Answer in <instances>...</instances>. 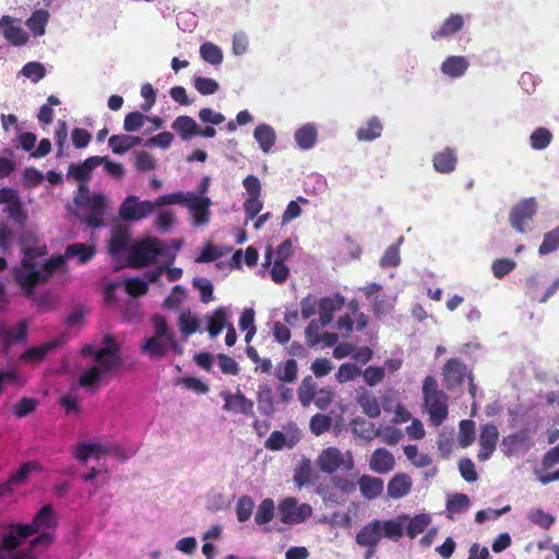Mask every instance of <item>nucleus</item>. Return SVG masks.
Wrapping results in <instances>:
<instances>
[{
	"label": "nucleus",
	"instance_id": "64",
	"mask_svg": "<svg viewBox=\"0 0 559 559\" xmlns=\"http://www.w3.org/2000/svg\"><path fill=\"white\" fill-rule=\"evenodd\" d=\"M364 381L369 386H376L381 383L385 377L384 368L378 366H369L361 371Z\"/></svg>",
	"mask_w": 559,
	"mask_h": 559
},
{
	"label": "nucleus",
	"instance_id": "19",
	"mask_svg": "<svg viewBox=\"0 0 559 559\" xmlns=\"http://www.w3.org/2000/svg\"><path fill=\"white\" fill-rule=\"evenodd\" d=\"M370 469L378 474H386L395 466V459L384 448L377 449L370 457Z\"/></svg>",
	"mask_w": 559,
	"mask_h": 559
},
{
	"label": "nucleus",
	"instance_id": "36",
	"mask_svg": "<svg viewBox=\"0 0 559 559\" xmlns=\"http://www.w3.org/2000/svg\"><path fill=\"white\" fill-rule=\"evenodd\" d=\"M171 129L175 130L181 140H190L198 133V123L189 116H178L171 123Z\"/></svg>",
	"mask_w": 559,
	"mask_h": 559
},
{
	"label": "nucleus",
	"instance_id": "26",
	"mask_svg": "<svg viewBox=\"0 0 559 559\" xmlns=\"http://www.w3.org/2000/svg\"><path fill=\"white\" fill-rule=\"evenodd\" d=\"M109 450L100 443L81 442L75 445L74 456L81 462L86 463L92 456L100 459L108 454Z\"/></svg>",
	"mask_w": 559,
	"mask_h": 559
},
{
	"label": "nucleus",
	"instance_id": "31",
	"mask_svg": "<svg viewBox=\"0 0 559 559\" xmlns=\"http://www.w3.org/2000/svg\"><path fill=\"white\" fill-rule=\"evenodd\" d=\"M357 404L369 418H377L381 415V407L376 395L368 390L358 392Z\"/></svg>",
	"mask_w": 559,
	"mask_h": 559
},
{
	"label": "nucleus",
	"instance_id": "40",
	"mask_svg": "<svg viewBox=\"0 0 559 559\" xmlns=\"http://www.w3.org/2000/svg\"><path fill=\"white\" fill-rule=\"evenodd\" d=\"M381 132L382 124L379 118L371 117L365 126L357 130L356 136L359 141L371 142L378 139L381 135Z\"/></svg>",
	"mask_w": 559,
	"mask_h": 559
},
{
	"label": "nucleus",
	"instance_id": "59",
	"mask_svg": "<svg viewBox=\"0 0 559 559\" xmlns=\"http://www.w3.org/2000/svg\"><path fill=\"white\" fill-rule=\"evenodd\" d=\"M27 325L24 321L20 322L15 332L11 330L3 331L2 341L4 346L9 347L13 343L22 342L26 338Z\"/></svg>",
	"mask_w": 559,
	"mask_h": 559
},
{
	"label": "nucleus",
	"instance_id": "30",
	"mask_svg": "<svg viewBox=\"0 0 559 559\" xmlns=\"http://www.w3.org/2000/svg\"><path fill=\"white\" fill-rule=\"evenodd\" d=\"M253 138L259 144L261 151L270 153L276 141V133L273 127L266 123L259 124L253 131Z\"/></svg>",
	"mask_w": 559,
	"mask_h": 559
},
{
	"label": "nucleus",
	"instance_id": "47",
	"mask_svg": "<svg viewBox=\"0 0 559 559\" xmlns=\"http://www.w3.org/2000/svg\"><path fill=\"white\" fill-rule=\"evenodd\" d=\"M64 254L52 255L48 258L40 267L41 281L46 283L53 275L55 272L61 270L66 264Z\"/></svg>",
	"mask_w": 559,
	"mask_h": 559
},
{
	"label": "nucleus",
	"instance_id": "50",
	"mask_svg": "<svg viewBox=\"0 0 559 559\" xmlns=\"http://www.w3.org/2000/svg\"><path fill=\"white\" fill-rule=\"evenodd\" d=\"M559 248V225L545 234L543 242L538 248V253L545 255L556 251Z\"/></svg>",
	"mask_w": 559,
	"mask_h": 559
},
{
	"label": "nucleus",
	"instance_id": "23",
	"mask_svg": "<svg viewBox=\"0 0 559 559\" xmlns=\"http://www.w3.org/2000/svg\"><path fill=\"white\" fill-rule=\"evenodd\" d=\"M381 538L379 520H373L357 533L356 543L359 546H378Z\"/></svg>",
	"mask_w": 559,
	"mask_h": 559
},
{
	"label": "nucleus",
	"instance_id": "42",
	"mask_svg": "<svg viewBox=\"0 0 559 559\" xmlns=\"http://www.w3.org/2000/svg\"><path fill=\"white\" fill-rule=\"evenodd\" d=\"M430 523L431 516L426 513H420L413 518L408 516L405 525L406 535L409 538H415L417 535L421 534Z\"/></svg>",
	"mask_w": 559,
	"mask_h": 559
},
{
	"label": "nucleus",
	"instance_id": "49",
	"mask_svg": "<svg viewBox=\"0 0 559 559\" xmlns=\"http://www.w3.org/2000/svg\"><path fill=\"white\" fill-rule=\"evenodd\" d=\"M200 55L203 60L211 64H219L223 61V52L218 46L213 43H204L200 47Z\"/></svg>",
	"mask_w": 559,
	"mask_h": 559
},
{
	"label": "nucleus",
	"instance_id": "41",
	"mask_svg": "<svg viewBox=\"0 0 559 559\" xmlns=\"http://www.w3.org/2000/svg\"><path fill=\"white\" fill-rule=\"evenodd\" d=\"M49 21V12L44 9H38L26 20V26L34 34V36H41L45 34L46 25Z\"/></svg>",
	"mask_w": 559,
	"mask_h": 559
},
{
	"label": "nucleus",
	"instance_id": "16",
	"mask_svg": "<svg viewBox=\"0 0 559 559\" xmlns=\"http://www.w3.org/2000/svg\"><path fill=\"white\" fill-rule=\"evenodd\" d=\"M469 67V61L464 56H450L441 63L440 71L451 79L462 78Z\"/></svg>",
	"mask_w": 559,
	"mask_h": 559
},
{
	"label": "nucleus",
	"instance_id": "54",
	"mask_svg": "<svg viewBox=\"0 0 559 559\" xmlns=\"http://www.w3.org/2000/svg\"><path fill=\"white\" fill-rule=\"evenodd\" d=\"M222 397L224 399L223 408L227 412L231 413H243L245 412V396L241 394H231L230 392H222Z\"/></svg>",
	"mask_w": 559,
	"mask_h": 559
},
{
	"label": "nucleus",
	"instance_id": "6",
	"mask_svg": "<svg viewBox=\"0 0 559 559\" xmlns=\"http://www.w3.org/2000/svg\"><path fill=\"white\" fill-rule=\"evenodd\" d=\"M104 341L106 345L95 352L94 359L103 372H111L121 362L120 346L110 335H105Z\"/></svg>",
	"mask_w": 559,
	"mask_h": 559
},
{
	"label": "nucleus",
	"instance_id": "13",
	"mask_svg": "<svg viewBox=\"0 0 559 559\" xmlns=\"http://www.w3.org/2000/svg\"><path fill=\"white\" fill-rule=\"evenodd\" d=\"M498 438L499 431L497 426L493 424H486L483 426L479 435V445L481 449L477 455L479 461L484 462L491 457L496 450Z\"/></svg>",
	"mask_w": 559,
	"mask_h": 559
},
{
	"label": "nucleus",
	"instance_id": "43",
	"mask_svg": "<svg viewBox=\"0 0 559 559\" xmlns=\"http://www.w3.org/2000/svg\"><path fill=\"white\" fill-rule=\"evenodd\" d=\"M57 346L58 343L55 341L41 344L39 346H33L22 354V359L32 362H39L44 360L46 356Z\"/></svg>",
	"mask_w": 559,
	"mask_h": 559
},
{
	"label": "nucleus",
	"instance_id": "22",
	"mask_svg": "<svg viewBox=\"0 0 559 559\" xmlns=\"http://www.w3.org/2000/svg\"><path fill=\"white\" fill-rule=\"evenodd\" d=\"M357 484L361 496L368 500L378 498L384 488V483L381 478L370 475L360 476Z\"/></svg>",
	"mask_w": 559,
	"mask_h": 559
},
{
	"label": "nucleus",
	"instance_id": "14",
	"mask_svg": "<svg viewBox=\"0 0 559 559\" xmlns=\"http://www.w3.org/2000/svg\"><path fill=\"white\" fill-rule=\"evenodd\" d=\"M261 185L255 176L247 175V221L254 218L263 207L259 200Z\"/></svg>",
	"mask_w": 559,
	"mask_h": 559
},
{
	"label": "nucleus",
	"instance_id": "9",
	"mask_svg": "<svg viewBox=\"0 0 559 559\" xmlns=\"http://www.w3.org/2000/svg\"><path fill=\"white\" fill-rule=\"evenodd\" d=\"M260 273L262 276L269 273L274 283L283 284L289 276V267L284 262L273 259V250L271 247H267Z\"/></svg>",
	"mask_w": 559,
	"mask_h": 559
},
{
	"label": "nucleus",
	"instance_id": "63",
	"mask_svg": "<svg viewBox=\"0 0 559 559\" xmlns=\"http://www.w3.org/2000/svg\"><path fill=\"white\" fill-rule=\"evenodd\" d=\"M516 267V262L511 259H497L491 264V271L496 278H502Z\"/></svg>",
	"mask_w": 559,
	"mask_h": 559
},
{
	"label": "nucleus",
	"instance_id": "60",
	"mask_svg": "<svg viewBox=\"0 0 559 559\" xmlns=\"http://www.w3.org/2000/svg\"><path fill=\"white\" fill-rule=\"evenodd\" d=\"M150 117L145 116L140 111L129 112L123 120V129L127 132H134L141 129L144 126V122L148 120Z\"/></svg>",
	"mask_w": 559,
	"mask_h": 559
},
{
	"label": "nucleus",
	"instance_id": "52",
	"mask_svg": "<svg viewBox=\"0 0 559 559\" xmlns=\"http://www.w3.org/2000/svg\"><path fill=\"white\" fill-rule=\"evenodd\" d=\"M475 440V423L469 419L461 420L459 442L462 448L469 447Z\"/></svg>",
	"mask_w": 559,
	"mask_h": 559
},
{
	"label": "nucleus",
	"instance_id": "33",
	"mask_svg": "<svg viewBox=\"0 0 559 559\" xmlns=\"http://www.w3.org/2000/svg\"><path fill=\"white\" fill-rule=\"evenodd\" d=\"M21 248L23 252V258L21 260V265L24 269H34L36 267L35 259L47 253L46 246H29L27 237H23L21 240Z\"/></svg>",
	"mask_w": 559,
	"mask_h": 559
},
{
	"label": "nucleus",
	"instance_id": "8",
	"mask_svg": "<svg viewBox=\"0 0 559 559\" xmlns=\"http://www.w3.org/2000/svg\"><path fill=\"white\" fill-rule=\"evenodd\" d=\"M211 204L210 198L188 192V199L185 205L192 213V224L194 226H202L209 223Z\"/></svg>",
	"mask_w": 559,
	"mask_h": 559
},
{
	"label": "nucleus",
	"instance_id": "4",
	"mask_svg": "<svg viewBox=\"0 0 559 559\" xmlns=\"http://www.w3.org/2000/svg\"><path fill=\"white\" fill-rule=\"evenodd\" d=\"M155 204L151 201H140L135 195H128L119 207V217L124 222L141 221L153 213Z\"/></svg>",
	"mask_w": 559,
	"mask_h": 559
},
{
	"label": "nucleus",
	"instance_id": "35",
	"mask_svg": "<svg viewBox=\"0 0 559 559\" xmlns=\"http://www.w3.org/2000/svg\"><path fill=\"white\" fill-rule=\"evenodd\" d=\"M464 25V20L460 14H451L437 31L431 32V38L438 40L448 37L461 31Z\"/></svg>",
	"mask_w": 559,
	"mask_h": 559
},
{
	"label": "nucleus",
	"instance_id": "34",
	"mask_svg": "<svg viewBox=\"0 0 559 559\" xmlns=\"http://www.w3.org/2000/svg\"><path fill=\"white\" fill-rule=\"evenodd\" d=\"M465 371L466 367L461 360L456 358L449 359L443 367V376L448 385L460 384L464 379Z\"/></svg>",
	"mask_w": 559,
	"mask_h": 559
},
{
	"label": "nucleus",
	"instance_id": "53",
	"mask_svg": "<svg viewBox=\"0 0 559 559\" xmlns=\"http://www.w3.org/2000/svg\"><path fill=\"white\" fill-rule=\"evenodd\" d=\"M275 376L281 381L294 382L297 377V362L294 359H288L283 365H278Z\"/></svg>",
	"mask_w": 559,
	"mask_h": 559
},
{
	"label": "nucleus",
	"instance_id": "38",
	"mask_svg": "<svg viewBox=\"0 0 559 559\" xmlns=\"http://www.w3.org/2000/svg\"><path fill=\"white\" fill-rule=\"evenodd\" d=\"M502 445L507 448V454H512L518 451L528 450L533 445V442L525 432H519L504 437Z\"/></svg>",
	"mask_w": 559,
	"mask_h": 559
},
{
	"label": "nucleus",
	"instance_id": "27",
	"mask_svg": "<svg viewBox=\"0 0 559 559\" xmlns=\"http://www.w3.org/2000/svg\"><path fill=\"white\" fill-rule=\"evenodd\" d=\"M96 254L95 247L83 242L68 245L64 250L66 259L78 258L80 264L91 261Z\"/></svg>",
	"mask_w": 559,
	"mask_h": 559
},
{
	"label": "nucleus",
	"instance_id": "55",
	"mask_svg": "<svg viewBox=\"0 0 559 559\" xmlns=\"http://www.w3.org/2000/svg\"><path fill=\"white\" fill-rule=\"evenodd\" d=\"M328 324L329 323H323L321 319L310 321L305 331L306 342L308 346L314 347L321 342L320 330Z\"/></svg>",
	"mask_w": 559,
	"mask_h": 559
},
{
	"label": "nucleus",
	"instance_id": "39",
	"mask_svg": "<svg viewBox=\"0 0 559 559\" xmlns=\"http://www.w3.org/2000/svg\"><path fill=\"white\" fill-rule=\"evenodd\" d=\"M353 432L367 441L380 436V430L376 428L374 424L361 417H356L350 423Z\"/></svg>",
	"mask_w": 559,
	"mask_h": 559
},
{
	"label": "nucleus",
	"instance_id": "3",
	"mask_svg": "<svg viewBox=\"0 0 559 559\" xmlns=\"http://www.w3.org/2000/svg\"><path fill=\"white\" fill-rule=\"evenodd\" d=\"M281 521L285 524H298L305 522L312 514V508L308 503H298L295 498H285L278 506Z\"/></svg>",
	"mask_w": 559,
	"mask_h": 559
},
{
	"label": "nucleus",
	"instance_id": "2",
	"mask_svg": "<svg viewBox=\"0 0 559 559\" xmlns=\"http://www.w3.org/2000/svg\"><path fill=\"white\" fill-rule=\"evenodd\" d=\"M317 464L322 472L328 474H333L338 468L348 472L354 468V459L350 452L344 454L336 448H328L319 455Z\"/></svg>",
	"mask_w": 559,
	"mask_h": 559
},
{
	"label": "nucleus",
	"instance_id": "44",
	"mask_svg": "<svg viewBox=\"0 0 559 559\" xmlns=\"http://www.w3.org/2000/svg\"><path fill=\"white\" fill-rule=\"evenodd\" d=\"M142 349L152 358H160L167 353V342L163 336L153 335L146 340Z\"/></svg>",
	"mask_w": 559,
	"mask_h": 559
},
{
	"label": "nucleus",
	"instance_id": "18",
	"mask_svg": "<svg viewBox=\"0 0 559 559\" xmlns=\"http://www.w3.org/2000/svg\"><path fill=\"white\" fill-rule=\"evenodd\" d=\"M407 520L408 515L402 514L391 520L379 521L381 535L394 542L399 540L404 534Z\"/></svg>",
	"mask_w": 559,
	"mask_h": 559
},
{
	"label": "nucleus",
	"instance_id": "7",
	"mask_svg": "<svg viewBox=\"0 0 559 559\" xmlns=\"http://www.w3.org/2000/svg\"><path fill=\"white\" fill-rule=\"evenodd\" d=\"M12 276L27 298H33L36 286L43 283L41 273L36 267L24 269L22 265L15 266L12 270Z\"/></svg>",
	"mask_w": 559,
	"mask_h": 559
},
{
	"label": "nucleus",
	"instance_id": "1",
	"mask_svg": "<svg viewBox=\"0 0 559 559\" xmlns=\"http://www.w3.org/2000/svg\"><path fill=\"white\" fill-rule=\"evenodd\" d=\"M162 254H164L163 242L158 238L147 237L130 246L127 263L132 269H141L154 263Z\"/></svg>",
	"mask_w": 559,
	"mask_h": 559
},
{
	"label": "nucleus",
	"instance_id": "17",
	"mask_svg": "<svg viewBox=\"0 0 559 559\" xmlns=\"http://www.w3.org/2000/svg\"><path fill=\"white\" fill-rule=\"evenodd\" d=\"M413 481L406 473L395 474L388 483V497L401 499L407 496L412 490Z\"/></svg>",
	"mask_w": 559,
	"mask_h": 559
},
{
	"label": "nucleus",
	"instance_id": "32",
	"mask_svg": "<svg viewBox=\"0 0 559 559\" xmlns=\"http://www.w3.org/2000/svg\"><path fill=\"white\" fill-rule=\"evenodd\" d=\"M36 532H45L49 528H55L57 526V520L55 516V511L51 504L43 506L39 511L35 514L32 521Z\"/></svg>",
	"mask_w": 559,
	"mask_h": 559
},
{
	"label": "nucleus",
	"instance_id": "24",
	"mask_svg": "<svg viewBox=\"0 0 559 559\" xmlns=\"http://www.w3.org/2000/svg\"><path fill=\"white\" fill-rule=\"evenodd\" d=\"M80 194L75 197V203L79 206L88 204L92 212H98V214H105L106 210V198L102 193L88 195V189L85 185H80Z\"/></svg>",
	"mask_w": 559,
	"mask_h": 559
},
{
	"label": "nucleus",
	"instance_id": "57",
	"mask_svg": "<svg viewBox=\"0 0 559 559\" xmlns=\"http://www.w3.org/2000/svg\"><path fill=\"white\" fill-rule=\"evenodd\" d=\"M308 202V199L304 197H298L296 201H290L282 215V225H286L293 219L299 217L301 215V207L299 203L307 204Z\"/></svg>",
	"mask_w": 559,
	"mask_h": 559
},
{
	"label": "nucleus",
	"instance_id": "45",
	"mask_svg": "<svg viewBox=\"0 0 559 559\" xmlns=\"http://www.w3.org/2000/svg\"><path fill=\"white\" fill-rule=\"evenodd\" d=\"M317 393V382L311 376H307L298 388V397L304 406L310 405Z\"/></svg>",
	"mask_w": 559,
	"mask_h": 559
},
{
	"label": "nucleus",
	"instance_id": "5",
	"mask_svg": "<svg viewBox=\"0 0 559 559\" xmlns=\"http://www.w3.org/2000/svg\"><path fill=\"white\" fill-rule=\"evenodd\" d=\"M536 210L537 203L534 198L522 200L510 211V225L519 233H526L530 229L527 223L533 219Z\"/></svg>",
	"mask_w": 559,
	"mask_h": 559
},
{
	"label": "nucleus",
	"instance_id": "11",
	"mask_svg": "<svg viewBox=\"0 0 559 559\" xmlns=\"http://www.w3.org/2000/svg\"><path fill=\"white\" fill-rule=\"evenodd\" d=\"M424 400L430 421L435 426H440L448 415L447 395L443 392L433 393L432 395L424 396Z\"/></svg>",
	"mask_w": 559,
	"mask_h": 559
},
{
	"label": "nucleus",
	"instance_id": "15",
	"mask_svg": "<svg viewBox=\"0 0 559 559\" xmlns=\"http://www.w3.org/2000/svg\"><path fill=\"white\" fill-rule=\"evenodd\" d=\"M104 158L100 156H91L82 164H70L68 168V176L73 177L81 185L87 182L91 178L92 171L102 165Z\"/></svg>",
	"mask_w": 559,
	"mask_h": 559
},
{
	"label": "nucleus",
	"instance_id": "48",
	"mask_svg": "<svg viewBox=\"0 0 559 559\" xmlns=\"http://www.w3.org/2000/svg\"><path fill=\"white\" fill-rule=\"evenodd\" d=\"M552 140V134L547 128L539 127L534 130L530 136L532 148L542 151L548 147Z\"/></svg>",
	"mask_w": 559,
	"mask_h": 559
},
{
	"label": "nucleus",
	"instance_id": "21",
	"mask_svg": "<svg viewBox=\"0 0 559 559\" xmlns=\"http://www.w3.org/2000/svg\"><path fill=\"white\" fill-rule=\"evenodd\" d=\"M447 518L455 520L459 515L466 513L471 508V499L465 493L449 495L447 499Z\"/></svg>",
	"mask_w": 559,
	"mask_h": 559
},
{
	"label": "nucleus",
	"instance_id": "10",
	"mask_svg": "<svg viewBox=\"0 0 559 559\" xmlns=\"http://www.w3.org/2000/svg\"><path fill=\"white\" fill-rule=\"evenodd\" d=\"M131 245V235L127 226L119 224L111 228L107 246L111 257L117 258L126 251L129 252Z\"/></svg>",
	"mask_w": 559,
	"mask_h": 559
},
{
	"label": "nucleus",
	"instance_id": "46",
	"mask_svg": "<svg viewBox=\"0 0 559 559\" xmlns=\"http://www.w3.org/2000/svg\"><path fill=\"white\" fill-rule=\"evenodd\" d=\"M226 311L224 308H217L212 316L207 317V332L212 338H215L225 328Z\"/></svg>",
	"mask_w": 559,
	"mask_h": 559
},
{
	"label": "nucleus",
	"instance_id": "56",
	"mask_svg": "<svg viewBox=\"0 0 559 559\" xmlns=\"http://www.w3.org/2000/svg\"><path fill=\"white\" fill-rule=\"evenodd\" d=\"M527 519L544 530H548L555 523V518L542 509H531Z\"/></svg>",
	"mask_w": 559,
	"mask_h": 559
},
{
	"label": "nucleus",
	"instance_id": "12",
	"mask_svg": "<svg viewBox=\"0 0 559 559\" xmlns=\"http://www.w3.org/2000/svg\"><path fill=\"white\" fill-rule=\"evenodd\" d=\"M0 29L4 38L13 46H23L28 41V34L10 15H3L0 19Z\"/></svg>",
	"mask_w": 559,
	"mask_h": 559
},
{
	"label": "nucleus",
	"instance_id": "29",
	"mask_svg": "<svg viewBox=\"0 0 559 559\" xmlns=\"http://www.w3.org/2000/svg\"><path fill=\"white\" fill-rule=\"evenodd\" d=\"M141 143V136L129 134H115L111 135L108 140V145L110 146L112 153L117 155H122L134 146L140 145Z\"/></svg>",
	"mask_w": 559,
	"mask_h": 559
},
{
	"label": "nucleus",
	"instance_id": "61",
	"mask_svg": "<svg viewBox=\"0 0 559 559\" xmlns=\"http://www.w3.org/2000/svg\"><path fill=\"white\" fill-rule=\"evenodd\" d=\"M361 374V370L358 366L350 362L342 364L335 374L336 380L340 383H345L354 380L356 377Z\"/></svg>",
	"mask_w": 559,
	"mask_h": 559
},
{
	"label": "nucleus",
	"instance_id": "58",
	"mask_svg": "<svg viewBox=\"0 0 559 559\" xmlns=\"http://www.w3.org/2000/svg\"><path fill=\"white\" fill-rule=\"evenodd\" d=\"M103 371L98 366H93L84 371L79 378V384L86 389L95 388L102 379Z\"/></svg>",
	"mask_w": 559,
	"mask_h": 559
},
{
	"label": "nucleus",
	"instance_id": "37",
	"mask_svg": "<svg viewBox=\"0 0 559 559\" xmlns=\"http://www.w3.org/2000/svg\"><path fill=\"white\" fill-rule=\"evenodd\" d=\"M231 248L215 246L211 241H207L201 253L194 259L195 263H211L215 262L224 255L229 254Z\"/></svg>",
	"mask_w": 559,
	"mask_h": 559
},
{
	"label": "nucleus",
	"instance_id": "25",
	"mask_svg": "<svg viewBox=\"0 0 559 559\" xmlns=\"http://www.w3.org/2000/svg\"><path fill=\"white\" fill-rule=\"evenodd\" d=\"M344 302L345 299L340 294L322 298L318 305L319 319H321L323 323H330L333 320L334 312L341 309Z\"/></svg>",
	"mask_w": 559,
	"mask_h": 559
},
{
	"label": "nucleus",
	"instance_id": "20",
	"mask_svg": "<svg viewBox=\"0 0 559 559\" xmlns=\"http://www.w3.org/2000/svg\"><path fill=\"white\" fill-rule=\"evenodd\" d=\"M457 156L454 148L445 147L432 157L433 168L440 174H450L455 169Z\"/></svg>",
	"mask_w": 559,
	"mask_h": 559
},
{
	"label": "nucleus",
	"instance_id": "28",
	"mask_svg": "<svg viewBox=\"0 0 559 559\" xmlns=\"http://www.w3.org/2000/svg\"><path fill=\"white\" fill-rule=\"evenodd\" d=\"M294 139L300 150H310L317 143L318 130L314 124L306 123L295 131Z\"/></svg>",
	"mask_w": 559,
	"mask_h": 559
},
{
	"label": "nucleus",
	"instance_id": "51",
	"mask_svg": "<svg viewBox=\"0 0 559 559\" xmlns=\"http://www.w3.org/2000/svg\"><path fill=\"white\" fill-rule=\"evenodd\" d=\"M178 325L182 334L189 336L200 328V320L191 312H182L178 319Z\"/></svg>",
	"mask_w": 559,
	"mask_h": 559
},
{
	"label": "nucleus",
	"instance_id": "62",
	"mask_svg": "<svg viewBox=\"0 0 559 559\" xmlns=\"http://www.w3.org/2000/svg\"><path fill=\"white\" fill-rule=\"evenodd\" d=\"M124 289L132 297H140L147 293L148 284L140 277H131L126 281Z\"/></svg>",
	"mask_w": 559,
	"mask_h": 559
}]
</instances>
